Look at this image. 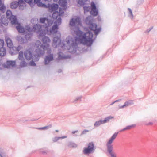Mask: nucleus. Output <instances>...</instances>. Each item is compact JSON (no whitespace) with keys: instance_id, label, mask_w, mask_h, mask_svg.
Here are the masks:
<instances>
[{"instance_id":"c85d7f7f","label":"nucleus","mask_w":157,"mask_h":157,"mask_svg":"<svg viewBox=\"0 0 157 157\" xmlns=\"http://www.w3.org/2000/svg\"><path fill=\"white\" fill-rule=\"evenodd\" d=\"M53 21L52 20H49L48 19V21H46L47 24L45 26V29H46V30H47V28L51 25L53 23Z\"/></svg>"},{"instance_id":"a211bd4d","label":"nucleus","mask_w":157,"mask_h":157,"mask_svg":"<svg viewBox=\"0 0 157 157\" xmlns=\"http://www.w3.org/2000/svg\"><path fill=\"white\" fill-rule=\"evenodd\" d=\"M6 39L7 45L8 47L10 48V50L11 48H12L13 46V44L12 42V41L11 39L9 37H6Z\"/></svg>"},{"instance_id":"e2e57ef3","label":"nucleus","mask_w":157,"mask_h":157,"mask_svg":"<svg viewBox=\"0 0 157 157\" xmlns=\"http://www.w3.org/2000/svg\"><path fill=\"white\" fill-rule=\"evenodd\" d=\"M55 131H56V132H58V131H58V130H55Z\"/></svg>"},{"instance_id":"09e8293b","label":"nucleus","mask_w":157,"mask_h":157,"mask_svg":"<svg viewBox=\"0 0 157 157\" xmlns=\"http://www.w3.org/2000/svg\"><path fill=\"white\" fill-rule=\"evenodd\" d=\"M153 27H150L145 31V33H148L149 32L153 29Z\"/></svg>"},{"instance_id":"de8ad7c7","label":"nucleus","mask_w":157,"mask_h":157,"mask_svg":"<svg viewBox=\"0 0 157 157\" xmlns=\"http://www.w3.org/2000/svg\"><path fill=\"white\" fill-rule=\"evenodd\" d=\"M25 2L28 3L31 6V4L32 0H24Z\"/></svg>"},{"instance_id":"79ce46f5","label":"nucleus","mask_w":157,"mask_h":157,"mask_svg":"<svg viewBox=\"0 0 157 157\" xmlns=\"http://www.w3.org/2000/svg\"><path fill=\"white\" fill-rule=\"evenodd\" d=\"M59 11L58 12L59 13V16H60L62 15L64 13L63 10L62 9L59 8Z\"/></svg>"},{"instance_id":"9d476101","label":"nucleus","mask_w":157,"mask_h":157,"mask_svg":"<svg viewBox=\"0 0 157 157\" xmlns=\"http://www.w3.org/2000/svg\"><path fill=\"white\" fill-rule=\"evenodd\" d=\"M81 25V19L78 17L72 18L70 22V25L72 27H75L76 29H78V26Z\"/></svg>"},{"instance_id":"5fc2aeb1","label":"nucleus","mask_w":157,"mask_h":157,"mask_svg":"<svg viewBox=\"0 0 157 157\" xmlns=\"http://www.w3.org/2000/svg\"><path fill=\"white\" fill-rule=\"evenodd\" d=\"M57 72L58 73H61L62 72V69H59L58 71H57Z\"/></svg>"},{"instance_id":"864d4df0","label":"nucleus","mask_w":157,"mask_h":157,"mask_svg":"<svg viewBox=\"0 0 157 157\" xmlns=\"http://www.w3.org/2000/svg\"><path fill=\"white\" fill-rule=\"evenodd\" d=\"M153 124V123L152 122H149L147 124V125H152Z\"/></svg>"},{"instance_id":"f257e3e1","label":"nucleus","mask_w":157,"mask_h":157,"mask_svg":"<svg viewBox=\"0 0 157 157\" xmlns=\"http://www.w3.org/2000/svg\"><path fill=\"white\" fill-rule=\"evenodd\" d=\"M52 17L53 19H56L54 23V25L50 29V33L53 35L52 46L54 48L60 47L63 49H67L70 52L74 53L76 52L77 47L76 42L78 40L84 44L90 46L93 43V33L90 31L84 33L79 30L76 32V35L79 37L78 38L75 37L73 38L71 36H68L65 41L61 43L60 39L61 34L57 30L58 26L61 23V19L59 17L58 11L54 12Z\"/></svg>"},{"instance_id":"e433bc0d","label":"nucleus","mask_w":157,"mask_h":157,"mask_svg":"<svg viewBox=\"0 0 157 157\" xmlns=\"http://www.w3.org/2000/svg\"><path fill=\"white\" fill-rule=\"evenodd\" d=\"M38 21V19L37 18H33L31 20V22L33 24H37Z\"/></svg>"},{"instance_id":"473e14b6","label":"nucleus","mask_w":157,"mask_h":157,"mask_svg":"<svg viewBox=\"0 0 157 157\" xmlns=\"http://www.w3.org/2000/svg\"><path fill=\"white\" fill-rule=\"evenodd\" d=\"M1 21L2 23L6 26H7L8 25V21L5 18H2V17Z\"/></svg>"},{"instance_id":"37998d69","label":"nucleus","mask_w":157,"mask_h":157,"mask_svg":"<svg viewBox=\"0 0 157 157\" xmlns=\"http://www.w3.org/2000/svg\"><path fill=\"white\" fill-rule=\"evenodd\" d=\"M82 98V96H81L76 98L73 101V102L75 103H77V101L81 100Z\"/></svg>"},{"instance_id":"ddd939ff","label":"nucleus","mask_w":157,"mask_h":157,"mask_svg":"<svg viewBox=\"0 0 157 157\" xmlns=\"http://www.w3.org/2000/svg\"><path fill=\"white\" fill-rule=\"evenodd\" d=\"M48 7V8L49 11L52 12L53 11H55L57 10L58 8V5L57 4H53L52 5L48 3L46 6L45 7Z\"/></svg>"},{"instance_id":"c9c22d12","label":"nucleus","mask_w":157,"mask_h":157,"mask_svg":"<svg viewBox=\"0 0 157 157\" xmlns=\"http://www.w3.org/2000/svg\"><path fill=\"white\" fill-rule=\"evenodd\" d=\"M78 3L81 5H84L86 2V0H76Z\"/></svg>"},{"instance_id":"cd10ccee","label":"nucleus","mask_w":157,"mask_h":157,"mask_svg":"<svg viewBox=\"0 0 157 157\" xmlns=\"http://www.w3.org/2000/svg\"><path fill=\"white\" fill-rule=\"evenodd\" d=\"M6 49L3 47L0 48V56H3L6 55Z\"/></svg>"},{"instance_id":"f704fd0d","label":"nucleus","mask_w":157,"mask_h":157,"mask_svg":"<svg viewBox=\"0 0 157 157\" xmlns=\"http://www.w3.org/2000/svg\"><path fill=\"white\" fill-rule=\"evenodd\" d=\"M52 127V125L51 124H49L48 126H46L44 127L37 128L39 130H45L49 128Z\"/></svg>"},{"instance_id":"a19ab883","label":"nucleus","mask_w":157,"mask_h":157,"mask_svg":"<svg viewBox=\"0 0 157 157\" xmlns=\"http://www.w3.org/2000/svg\"><path fill=\"white\" fill-rule=\"evenodd\" d=\"M83 9L84 10L85 12H88L90 9V6H85L83 7Z\"/></svg>"},{"instance_id":"0e129e2a","label":"nucleus","mask_w":157,"mask_h":157,"mask_svg":"<svg viewBox=\"0 0 157 157\" xmlns=\"http://www.w3.org/2000/svg\"><path fill=\"white\" fill-rule=\"evenodd\" d=\"M28 121V120H25L24 121Z\"/></svg>"},{"instance_id":"4d7b16f0","label":"nucleus","mask_w":157,"mask_h":157,"mask_svg":"<svg viewBox=\"0 0 157 157\" xmlns=\"http://www.w3.org/2000/svg\"><path fill=\"white\" fill-rule=\"evenodd\" d=\"M45 1H48V2H51L52 0H44Z\"/></svg>"},{"instance_id":"bf43d9fd","label":"nucleus","mask_w":157,"mask_h":157,"mask_svg":"<svg viewBox=\"0 0 157 157\" xmlns=\"http://www.w3.org/2000/svg\"><path fill=\"white\" fill-rule=\"evenodd\" d=\"M114 103H115V102H114V101L112 102L110 104V105H113Z\"/></svg>"},{"instance_id":"39448f33","label":"nucleus","mask_w":157,"mask_h":157,"mask_svg":"<svg viewBox=\"0 0 157 157\" xmlns=\"http://www.w3.org/2000/svg\"><path fill=\"white\" fill-rule=\"evenodd\" d=\"M16 28L19 33H24L25 34V37L26 40H29L32 36V34L31 32L33 31L31 30V28L28 26H25L24 28L19 24L16 26Z\"/></svg>"},{"instance_id":"4468645a","label":"nucleus","mask_w":157,"mask_h":157,"mask_svg":"<svg viewBox=\"0 0 157 157\" xmlns=\"http://www.w3.org/2000/svg\"><path fill=\"white\" fill-rule=\"evenodd\" d=\"M91 6L92 9L90 13L94 16H97L98 14V11L94 3L93 2L91 3Z\"/></svg>"},{"instance_id":"1a4fd4ad","label":"nucleus","mask_w":157,"mask_h":157,"mask_svg":"<svg viewBox=\"0 0 157 157\" xmlns=\"http://www.w3.org/2000/svg\"><path fill=\"white\" fill-rule=\"evenodd\" d=\"M6 15L7 18L10 20L12 24L18 25V24H20L17 21L16 16L12 15V13L10 10H8L7 11Z\"/></svg>"},{"instance_id":"680f3d73","label":"nucleus","mask_w":157,"mask_h":157,"mask_svg":"<svg viewBox=\"0 0 157 157\" xmlns=\"http://www.w3.org/2000/svg\"><path fill=\"white\" fill-rule=\"evenodd\" d=\"M53 0L54 1V2H57V1H58V0Z\"/></svg>"},{"instance_id":"4c0bfd02","label":"nucleus","mask_w":157,"mask_h":157,"mask_svg":"<svg viewBox=\"0 0 157 157\" xmlns=\"http://www.w3.org/2000/svg\"><path fill=\"white\" fill-rule=\"evenodd\" d=\"M128 10L129 11L128 13V16L131 18V19H133V15L132 13V12L131 10L128 8Z\"/></svg>"},{"instance_id":"c03bdc74","label":"nucleus","mask_w":157,"mask_h":157,"mask_svg":"<svg viewBox=\"0 0 157 157\" xmlns=\"http://www.w3.org/2000/svg\"><path fill=\"white\" fill-rule=\"evenodd\" d=\"M4 42L3 40L0 39V48H3Z\"/></svg>"},{"instance_id":"4be33fe9","label":"nucleus","mask_w":157,"mask_h":157,"mask_svg":"<svg viewBox=\"0 0 157 157\" xmlns=\"http://www.w3.org/2000/svg\"><path fill=\"white\" fill-rule=\"evenodd\" d=\"M132 101H126L124 104L121 106H119V108L120 109L126 107L128 106L129 105L132 104Z\"/></svg>"},{"instance_id":"5701e85b","label":"nucleus","mask_w":157,"mask_h":157,"mask_svg":"<svg viewBox=\"0 0 157 157\" xmlns=\"http://www.w3.org/2000/svg\"><path fill=\"white\" fill-rule=\"evenodd\" d=\"M22 60L21 62L20 63V67L21 68L27 66V63L25 61V60H30L31 59H20Z\"/></svg>"},{"instance_id":"f3484780","label":"nucleus","mask_w":157,"mask_h":157,"mask_svg":"<svg viewBox=\"0 0 157 157\" xmlns=\"http://www.w3.org/2000/svg\"><path fill=\"white\" fill-rule=\"evenodd\" d=\"M23 2V0H19L18 2H13L11 4L10 7L12 9H15L19 6V3Z\"/></svg>"},{"instance_id":"052dcab7","label":"nucleus","mask_w":157,"mask_h":157,"mask_svg":"<svg viewBox=\"0 0 157 157\" xmlns=\"http://www.w3.org/2000/svg\"><path fill=\"white\" fill-rule=\"evenodd\" d=\"M0 157H3L2 155L0 153Z\"/></svg>"},{"instance_id":"13d9d810","label":"nucleus","mask_w":157,"mask_h":157,"mask_svg":"<svg viewBox=\"0 0 157 157\" xmlns=\"http://www.w3.org/2000/svg\"><path fill=\"white\" fill-rule=\"evenodd\" d=\"M2 5V0H0V6Z\"/></svg>"},{"instance_id":"6e6d98bb","label":"nucleus","mask_w":157,"mask_h":157,"mask_svg":"<svg viewBox=\"0 0 157 157\" xmlns=\"http://www.w3.org/2000/svg\"><path fill=\"white\" fill-rule=\"evenodd\" d=\"M121 100V99H118L116 100V101H114V102H117L120 101Z\"/></svg>"},{"instance_id":"b1692460","label":"nucleus","mask_w":157,"mask_h":157,"mask_svg":"<svg viewBox=\"0 0 157 157\" xmlns=\"http://www.w3.org/2000/svg\"><path fill=\"white\" fill-rule=\"evenodd\" d=\"M136 125L135 124H132L130 125H128L126 127L124 128H123V129H121V132H122L126 130H130L132 128H133L135 127L136 126Z\"/></svg>"},{"instance_id":"2f4dec72","label":"nucleus","mask_w":157,"mask_h":157,"mask_svg":"<svg viewBox=\"0 0 157 157\" xmlns=\"http://www.w3.org/2000/svg\"><path fill=\"white\" fill-rule=\"evenodd\" d=\"M32 60L30 62L29 65L32 66H36V64L35 63V61L37 62L39 60V59H31Z\"/></svg>"},{"instance_id":"aec40b11","label":"nucleus","mask_w":157,"mask_h":157,"mask_svg":"<svg viewBox=\"0 0 157 157\" xmlns=\"http://www.w3.org/2000/svg\"><path fill=\"white\" fill-rule=\"evenodd\" d=\"M48 149L46 148L40 149L39 150V152L43 155H45L49 152Z\"/></svg>"},{"instance_id":"a878e982","label":"nucleus","mask_w":157,"mask_h":157,"mask_svg":"<svg viewBox=\"0 0 157 157\" xmlns=\"http://www.w3.org/2000/svg\"><path fill=\"white\" fill-rule=\"evenodd\" d=\"M40 0H34V2L36 4H38L39 6L45 7L46 5L40 2Z\"/></svg>"},{"instance_id":"0eeeda50","label":"nucleus","mask_w":157,"mask_h":157,"mask_svg":"<svg viewBox=\"0 0 157 157\" xmlns=\"http://www.w3.org/2000/svg\"><path fill=\"white\" fill-rule=\"evenodd\" d=\"M31 30L33 32L40 33L39 36H44L48 32V31L45 29H43L42 26L37 24L34 25L33 28H31Z\"/></svg>"},{"instance_id":"ea45409f","label":"nucleus","mask_w":157,"mask_h":157,"mask_svg":"<svg viewBox=\"0 0 157 157\" xmlns=\"http://www.w3.org/2000/svg\"><path fill=\"white\" fill-rule=\"evenodd\" d=\"M48 21V19L46 18H40V22L42 23H44L46 21Z\"/></svg>"},{"instance_id":"9b49d317","label":"nucleus","mask_w":157,"mask_h":157,"mask_svg":"<svg viewBox=\"0 0 157 157\" xmlns=\"http://www.w3.org/2000/svg\"><path fill=\"white\" fill-rule=\"evenodd\" d=\"M2 67L4 68L9 69L14 68L16 67V60H7L6 63H2Z\"/></svg>"},{"instance_id":"dca6fc26","label":"nucleus","mask_w":157,"mask_h":157,"mask_svg":"<svg viewBox=\"0 0 157 157\" xmlns=\"http://www.w3.org/2000/svg\"><path fill=\"white\" fill-rule=\"evenodd\" d=\"M58 59H70L71 58V56L69 55H64L61 52H60L58 53Z\"/></svg>"},{"instance_id":"72a5a7b5","label":"nucleus","mask_w":157,"mask_h":157,"mask_svg":"<svg viewBox=\"0 0 157 157\" xmlns=\"http://www.w3.org/2000/svg\"><path fill=\"white\" fill-rule=\"evenodd\" d=\"M17 40L21 44L24 43L26 41V40H25L23 38L20 36H17Z\"/></svg>"},{"instance_id":"bb28decb","label":"nucleus","mask_w":157,"mask_h":157,"mask_svg":"<svg viewBox=\"0 0 157 157\" xmlns=\"http://www.w3.org/2000/svg\"><path fill=\"white\" fill-rule=\"evenodd\" d=\"M42 41L44 44H48V43H49L50 41V40L48 37L45 36L42 39Z\"/></svg>"},{"instance_id":"412c9836","label":"nucleus","mask_w":157,"mask_h":157,"mask_svg":"<svg viewBox=\"0 0 157 157\" xmlns=\"http://www.w3.org/2000/svg\"><path fill=\"white\" fill-rule=\"evenodd\" d=\"M67 146L69 148H76L77 145L72 141H69L67 143Z\"/></svg>"},{"instance_id":"603ef678","label":"nucleus","mask_w":157,"mask_h":157,"mask_svg":"<svg viewBox=\"0 0 157 157\" xmlns=\"http://www.w3.org/2000/svg\"><path fill=\"white\" fill-rule=\"evenodd\" d=\"M78 132V130H75V131H72V134H75V133L77 132Z\"/></svg>"},{"instance_id":"a18cd8bd","label":"nucleus","mask_w":157,"mask_h":157,"mask_svg":"<svg viewBox=\"0 0 157 157\" xmlns=\"http://www.w3.org/2000/svg\"><path fill=\"white\" fill-rule=\"evenodd\" d=\"M89 132V130L84 129L82 131V132L81 134L80 135L81 136L85 134H86V132Z\"/></svg>"},{"instance_id":"c756f323","label":"nucleus","mask_w":157,"mask_h":157,"mask_svg":"<svg viewBox=\"0 0 157 157\" xmlns=\"http://www.w3.org/2000/svg\"><path fill=\"white\" fill-rule=\"evenodd\" d=\"M19 9L21 10H22L26 6V5L25 3L24 2V1L23 0V2L19 3Z\"/></svg>"},{"instance_id":"58836bf2","label":"nucleus","mask_w":157,"mask_h":157,"mask_svg":"<svg viewBox=\"0 0 157 157\" xmlns=\"http://www.w3.org/2000/svg\"><path fill=\"white\" fill-rule=\"evenodd\" d=\"M6 10V7L4 5H2L0 7V11L1 12H2L3 13H4L5 12Z\"/></svg>"},{"instance_id":"7c9ffc66","label":"nucleus","mask_w":157,"mask_h":157,"mask_svg":"<svg viewBox=\"0 0 157 157\" xmlns=\"http://www.w3.org/2000/svg\"><path fill=\"white\" fill-rule=\"evenodd\" d=\"M103 123L102 120H99L98 121H96L94 124V127H97L99 126L101 124H103Z\"/></svg>"},{"instance_id":"20e7f679","label":"nucleus","mask_w":157,"mask_h":157,"mask_svg":"<svg viewBox=\"0 0 157 157\" xmlns=\"http://www.w3.org/2000/svg\"><path fill=\"white\" fill-rule=\"evenodd\" d=\"M36 46L41 51H43L45 53L44 51H47V53L48 55L44 59H53V55L51 54V49L48 44H42L40 41H37L35 44Z\"/></svg>"},{"instance_id":"7ed1b4c3","label":"nucleus","mask_w":157,"mask_h":157,"mask_svg":"<svg viewBox=\"0 0 157 157\" xmlns=\"http://www.w3.org/2000/svg\"><path fill=\"white\" fill-rule=\"evenodd\" d=\"M118 134V132L115 133L106 143V153L109 157H117L116 154L114 150L112 143L116 138Z\"/></svg>"},{"instance_id":"423d86ee","label":"nucleus","mask_w":157,"mask_h":157,"mask_svg":"<svg viewBox=\"0 0 157 157\" xmlns=\"http://www.w3.org/2000/svg\"><path fill=\"white\" fill-rule=\"evenodd\" d=\"M86 24L89 25L90 29L94 32L95 35H97L100 31L101 28H97V25L94 23V20L90 16L87 17L85 20Z\"/></svg>"},{"instance_id":"3c124183","label":"nucleus","mask_w":157,"mask_h":157,"mask_svg":"<svg viewBox=\"0 0 157 157\" xmlns=\"http://www.w3.org/2000/svg\"><path fill=\"white\" fill-rule=\"evenodd\" d=\"M59 137V139H64V138H66L67 137V136H61V137Z\"/></svg>"},{"instance_id":"393cba45","label":"nucleus","mask_w":157,"mask_h":157,"mask_svg":"<svg viewBox=\"0 0 157 157\" xmlns=\"http://www.w3.org/2000/svg\"><path fill=\"white\" fill-rule=\"evenodd\" d=\"M114 117L111 116H109L105 117L104 120H102L103 124H105L109 121L110 119L113 118Z\"/></svg>"},{"instance_id":"6e6552de","label":"nucleus","mask_w":157,"mask_h":157,"mask_svg":"<svg viewBox=\"0 0 157 157\" xmlns=\"http://www.w3.org/2000/svg\"><path fill=\"white\" fill-rule=\"evenodd\" d=\"M95 149L94 143L91 142L88 144L87 147L84 148L83 153L85 155H89L93 153L95 151Z\"/></svg>"},{"instance_id":"f8f14e48","label":"nucleus","mask_w":157,"mask_h":157,"mask_svg":"<svg viewBox=\"0 0 157 157\" xmlns=\"http://www.w3.org/2000/svg\"><path fill=\"white\" fill-rule=\"evenodd\" d=\"M71 59H44V63L45 65H48L51 61H54L55 62L57 63H66L68 61Z\"/></svg>"},{"instance_id":"8fccbe9b","label":"nucleus","mask_w":157,"mask_h":157,"mask_svg":"<svg viewBox=\"0 0 157 157\" xmlns=\"http://www.w3.org/2000/svg\"><path fill=\"white\" fill-rule=\"evenodd\" d=\"M143 2V0H138L137 1L138 4H142Z\"/></svg>"},{"instance_id":"49530a36","label":"nucleus","mask_w":157,"mask_h":157,"mask_svg":"<svg viewBox=\"0 0 157 157\" xmlns=\"http://www.w3.org/2000/svg\"><path fill=\"white\" fill-rule=\"evenodd\" d=\"M59 139V137H55L53 138V141L54 142H56Z\"/></svg>"},{"instance_id":"6ab92c4d","label":"nucleus","mask_w":157,"mask_h":157,"mask_svg":"<svg viewBox=\"0 0 157 157\" xmlns=\"http://www.w3.org/2000/svg\"><path fill=\"white\" fill-rule=\"evenodd\" d=\"M59 3L61 6L65 8L67 5V0H59Z\"/></svg>"},{"instance_id":"2eb2a0df","label":"nucleus","mask_w":157,"mask_h":157,"mask_svg":"<svg viewBox=\"0 0 157 157\" xmlns=\"http://www.w3.org/2000/svg\"><path fill=\"white\" fill-rule=\"evenodd\" d=\"M21 49V47L20 45L17 47H12L10 50H9V53L11 55L15 54L17 52L19 51Z\"/></svg>"},{"instance_id":"f03ea898","label":"nucleus","mask_w":157,"mask_h":157,"mask_svg":"<svg viewBox=\"0 0 157 157\" xmlns=\"http://www.w3.org/2000/svg\"><path fill=\"white\" fill-rule=\"evenodd\" d=\"M44 54V52L39 49H36L33 54H32L31 51L28 50L25 51L24 53L22 51L19 52V59H23L24 56L25 59H38Z\"/></svg>"}]
</instances>
